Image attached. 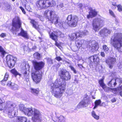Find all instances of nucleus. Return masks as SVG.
I'll return each instance as SVG.
<instances>
[{"label": "nucleus", "mask_w": 122, "mask_h": 122, "mask_svg": "<svg viewBox=\"0 0 122 122\" xmlns=\"http://www.w3.org/2000/svg\"><path fill=\"white\" fill-rule=\"evenodd\" d=\"M59 75L61 78L57 79L54 83L51 85V91L52 94L57 98L60 97L66 90V81L69 80L71 76L66 69H62L59 71Z\"/></svg>", "instance_id": "nucleus-1"}, {"label": "nucleus", "mask_w": 122, "mask_h": 122, "mask_svg": "<svg viewBox=\"0 0 122 122\" xmlns=\"http://www.w3.org/2000/svg\"><path fill=\"white\" fill-rule=\"evenodd\" d=\"M19 109L21 111L24 112L28 116L33 115L32 119L33 122H41V115L38 110L35 108H27L24 107L22 104L20 105Z\"/></svg>", "instance_id": "nucleus-2"}, {"label": "nucleus", "mask_w": 122, "mask_h": 122, "mask_svg": "<svg viewBox=\"0 0 122 122\" xmlns=\"http://www.w3.org/2000/svg\"><path fill=\"white\" fill-rule=\"evenodd\" d=\"M44 16L47 18L51 23L54 24L57 27L64 28L63 23L59 19L58 16L53 10H46L44 13Z\"/></svg>", "instance_id": "nucleus-3"}, {"label": "nucleus", "mask_w": 122, "mask_h": 122, "mask_svg": "<svg viewBox=\"0 0 122 122\" xmlns=\"http://www.w3.org/2000/svg\"><path fill=\"white\" fill-rule=\"evenodd\" d=\"M111 44L119 51L122 52V34H114L111 39Z\"/></svg>", "instance_id": "nucleus-4"}, {"label": "nucleus", "mask_w": 122, "mask_h": 122, "mask_svg": "<svg viewBox=\"0 0 122 122\" xmlns=\"http://www.w3.org/2000/svg\"><path fill=\"white\" fill-rule=\"evenodd\" d=\"M21 22L19 17H15L13 19L12 22V27L11 30L14 35H16L21 27Z\"/></svg>", "instance_id": "nucleus-5"}, {"label": "nucleus", "mask_w": 122, "mask_h": 122, "mask_svg": "<svg viewBox=\"0 0 122 122\" xmlns=\"http://www.w3.org/2000/svg\"><path fill=\"white\" fill-rule=\"evenodd\" d=\"M104 19L101 17L96 18L93 20V29L96 32L98 30L102 27L104 23Z\"/></svg>", "instance_id": "nucleus-6"}, {"label": "nucleus", "mask_w": 122, "mask_h": 122, "mask_svg": "<svg viewBox=\"0 0 122 122\" xmlns=\"http://www.w3.org/2000/svg\"><path fill=\"white\" fill-rule=\"evenodd\" d=\"M78 19V17L76 15H69L67 18L68 21L67 24L71 27H75L77 25Z\"/></svg>", "instance_id": "nucleus-7"}, {"label": "nucleus", "mask_w": 122, "mask_h": 122, "mask_svg": "<svg viewBox=\"0 0 122 122\" xmlns=\"http://www.w3.org/2000/svg\"><path fill=\"white\" fill-rule=\"evenodd\" d=\"M6 58V63L9 67L10 68H12L15 65L16 60V58L10 55H8Z\"/></svg>", "instance_id": "nucleus-8"}, {"label": "nucleus", "mask_w": 122, "mask_h": 122, "mask_svg": "<svg viewBox=\"0 0 122 122\" xmlns=\"http://www.w3.org/2000/svg\"><path fill=\"white\" fill-rule=\"evenodd\" d=\"M16 106V105L15 103L9 101H7L5 103V106H4V109H5L7 112H9L14 111Z\"/></svg>", "instance_id": "nucleus-9"}, {"label": "nucleus", "mask_w": 122, "mask_h": 122, "mask_svg": "<svg viewBox=\"0 0 122 122\" xmlns=\"http://www.w3.org/2000/svg\"><path fill=\"white\" fill-rule=\"evenodd\" d=\"M24 66L23 67L21 70L22 75L25 78H28V74H27V71H28L30 68V66L27 63H24Z\"/></svg>", "instance_id": "nucleus-10"}, {"label": "nucleus", "mask_w": 122, "mask_h": 122, "mask_svg": "<svg viewBox=\"0 0 122 122\" xmlns=\"http://www.w3.org/2000/svg\"><path fill=\"white\" fill-rule=\"evenodd\" d=\"M41 73L37 71L32 74V77L33 81L36 83L39 82L41 81Z\"/></svg>", "instance_id": "nucleus-11"}, {"label": "nucleus", "mask_w": 122, "mask_h": 122, "mask_svg": "<svg viewBox=\"0 0 122 122\" xmlns=\"http://www.w3.org/2000/svg\"><path fill=\"white\" fill-rule=\"evenodd\" d=\"M88 48L90 51L94 52L98 48V44L95 41H91L88 44Z\"/></svg>", "instance_id": "nucleus-12"}, {"label": "nucleus", "mask_w": 122, "mask_h": 122, "mask_svg": "<svg viewBox=\"0 0 122 122\" xmlns=\"http://www.w3.org/2000/svg\"><path fill=\"white\" fill-rule=\"evenodd\" d=\"M32 63L35 69L37 71L41 69L44 65V63L42 61L38 62L36 61H33Z\"/></svg>", "instance_id": "nucleus-13"}, {"label": "nucleus", "mask_w": 122, "mask_h": 122, "mask_svg": "<svg viewBox=\"0 0 122 122\" xmlns=\"http://www.w3.org/2000/svg\"><path fill=\"white\" fill-rule=\"evenodd\" d=\"M89 99L87 97H85L78 105L77 107L80 108L82 107H86L87 106L89 103Z\"/></svg>", "instance_id": "nucleus-14"}, {"label": "nucleus", "mask_w": 122, "mask_h": 122, "mask_svg": "<svg viewBox=\"0 0 122 122\" xmlns=\"http://www.w3.org/2000/svg\"><path fill=\"white\" fill-rule=\"evenodd\" d=\"M89 59L90 61L91 64L94 63L97 65L99 62V58L97 55H95L91 56L89 58Z\"/></svg>", "instance_id": "nucleus-15"}, {"label": "nucleus", "mask_w": 122, "mask_h": 122, "mask_svg": "<svg viewBox=\"0 0 122 122\" xmlns=\"http://www.w3.org/2000/svg\"><path fill=\"white\" fill-rule=\"evenodd\" d=\"M111 30L107 29L106 28H104L101 30L99 32L98 35L99 36L103 37L104 36H107L111 33Z\"/></svg>", "instance_id": "nucleus-16"}, {"label": "nucleus", "mask_w": 122, "mask_h": 122, "mask_svg": "<svg viewBox=\"0 0 122 122\" xmlns=\"http://www.w3.org/2000/svg\"><path fill=\"white\" fill-rule=\"evenodd\" d=\"M116 62V58L112 57H110L106 60V62L109 65V67L111 69L112 68L113 64Z\"/></svg>", "instance_id": "nucleus-17"}, {"label": "nucleus", "mask_w": 122, "mask_h": 122, "mask_svg": "<svg viewBox=\"0 0 122 122\" xmlns=\"http://www.w3.org/2000/svg\"><path fill=\"white\" fill-rule=\"evenodd\" d=\"M44 0H39L37 2L36 5L38 9H46Z\"/></svg>", "instance_id": "nucleus-18"}, {"label": "nucleus", "mask_w": 122, "mask_h": 122, "mask_svg": "<svg viewBox=\"0 0 122 122\" xmlns=\"http://www.w3.org/2000/svg\"><path fill=\"white\" fill-rule=\"evenodd\" d=\"M70 39L72 41H76L78 38L81 37V33L76 32L71 34L70 36Z\"/></svg>", "instance_id": "nucleus-19"}, {"label": "nucleus", "mask_w": 122, "mask_h": 122, "mask_svg": "<svg viewBox=\"0 0 122 122\" xmlns=\"http://www.w3.org/2000/svg\"><path fill=\"white\" fill-rule=\"evenodd\" d=\"M89 10H90L89 14L87 16L88 18H92L95 16L97 14V12L95 10H92V8L89 7Z\"/></svg>", "instance_id": "nucleus-20"}, {"label": "nucleus", "mask_w": 122, "mask_h": 122, "mask_svg": "<svg viewBox=\"0 0 122 122\" xmlns=\"http://www.w3.org/2000/svg\"><path fill=\"white\" fill-rule=\"evenodd\" d=\"M50 37L53 40L55 41H57L58 40V35L57 32H53L51 33H49Z\"/></svg>", "instance_id": "nucleus-21"}, {"label": "nucleus", "mask_w": 122, "mask_h": 122, "mask_svg": "<svg viewBox=\"0 0 122 122\" xmlns=\"http://www.w3.org/2000/svg\"><path fill=\"white\" fill-rule=\"evenodd\" d=\"M17 35L18 36H21L27 39L29 38V36L26 31H25L22 29H21L20 32Z\"/></svg>", "instance_id": "nucleus-22"}, {"label": "nucleus", "mask_w": 122, "mask_h": 122, "mask_svg": "<svg viewBox=\"0 0 122 122\" xmlns=\"http://www.w3.org/2000/svg\"><path fill=\"white\" fill-rule=\"evenodd\" d=\"M30 22L32 24V27L35 29L38 30L39 29V25L38 23L35 20L30 19Z\"/></svg>", "instance_id": "nucleus-23"}, {"label": "nucleus", "mask_w": 122, "mask_h": 122, "mask_svg": "<svg viewBox=\"0 0 122 122\" xmlns=\"http://www.w3.org/2000/svg\"><path fill=\"white\" fill-rule=\"evenodd\" d=\"M76 44L77 48H79L82 46V44L84 43L85 41L83 40H77L76 41Z\"/></svg>", "instance_id": "nucleus-24"}, {"label": "nucleus", "mask_w": 122, "mask_h": 122, "mask_svg": "<svg viewBox=\"0 0 122 122\" xmlns=\"http://www.w3.org/2000/svg\"><path fill=\"white\" fill-rule=\"evenodd\" d=\"M46 9L49 7L52 6V0H44Z\"/></svg>", "instance_id": "nucleus-25"}, {"label": "nucleus", "mask_w": 122, "mask_h": 122, "mask_svg": "<svg viewBox=\"0 0 122 122\" xmlns=\"http://www.w3.org/2000/svg\"><path fill=\"white\" fill-rule=\"evenodd\" d=\"M18 122H30L29 121H27L26 118L24 117H17Z\"/></svg>", "instance_id": "nucleus-26"}, {"label": "nucleus", "mask_w": 122, "mask_h": 122, "mask_svg": "<svg viewBox=\"0 0 122 122\" xmlns=\"http://www.w3.org/2000/svg\"><path fill=\"white\" fill-rule=\"evenodd\" d=\"M8 117L10 118H13L15 117L16 115V112L14 110L8 112Z\"/></svg>", "instance_id": "nucleus-27"}, {"label": "nucleus", "mask_w": 122, "mask_h": 122, "mask_svg": "<svg viewBox=\"0 0 122 122\" xmlns=\"http://www.w3.org/2000/svg\"><path fill=\"white\" fill-rule=\"evenodd\" d=\"M114 80L116 85H118V86H120L122 83V79L117 78H116Z\"/></svg>", "instance_id": "nucleus-28"}, {"label": "nucleus", "mask_w": 122, "mask_h": 122, "mask_svg": "<svg viewBox=\"0 0 122 122\" xmlns=\"http://www.w3.org/2000/svg\"><path fill=\"white\" fill-rule=\"evenodd\" d=\"M30 91L34 94L37 95L38 94L39 90L38 89H36L31 88L30 89Z\"/></svg>", "instance_id": "nucleus-29"}, {"label": "nucleus", "mask_w": 122, "mask_h": 122, "mask_svg": "<svg viewBox=\"0 0 122 122\" xmlns=\"http://www.w3.org/2000/svg\"><path fill=\"white\" fill-rule=\"evenodd\" d=\"M91 113L92 116L95 119L97 120H98L99 119V116L97 115L94 111H92Z\"/></svg>", "instance_id": "nucleus-30"}, {"label": "nucleus", "mask_w": 122, "mask_h": 122, "mask_svg": "<svg viewBox=\"0 0 122 122\" xmlns=\"http://www.w3.org/2000/svg\"><path fill=\"white\" fill-rule=\"evenodd\" d=\"M108 85L112 87H114L116 85L115 80L112 79L108 83Z\"/></svg>", "instance_id": "nucleus-31"}, {"label": "nucleus", "mask_w": 122, "mask_h": 122, "mask_svg": "<svg viewBox=\"0 0 122 122\" xmlns=\"http://www.w3.org/2000/svg\"><path fill=\"white\" fill-rule=\"evenodd\" d=\"M3 7L4 8V10H9L11 8V6L8 3H6L4 5Z\"/></svg>", "instance_id": "nucleus-32"}, {"label": "nucleus", "mask_w": 122, "mask_h": 122, "mask_svg": "<svg viewBox=\"0 0 122 122\" xmlns=\"http://www.w3.org/2000/svg\"><path fill=\"white\" fill-rule=\"evenodd\" d=\"M58 119L59 122H65V118L62 115L60 116L59 117H57Z\"/></svg>", "instance_id": "nucleus-33"}, {"label": "nucleus", "mask_w": 122, "mask_h": 122, "mask_svg": "<svg viewBox=\"0 0 122 122\" xmlns=\"http://www.w3.org/2000/svg\"><path fill=\"white\" fill-rule=\"evenodd\" d=\"M5 103L3 102L2 100L0 98V110L4 109V106H5Z\"/></svg>", "instance_id": "nucleus-34"}, {"label": "nucleus", "mask_w": 122, "mask_h": 122, "mask_svg": "<svg viewBox=\"0 0 122 122\" xmlns=\"http://www.w3.org/2000/svg\"><path fill=\"white\" fill-rule=\"evenodd\" d=\"M33 56L35 58L38 60H40L41 57L40 54L37 52H36L34 54Z\"/></svg>", "instance_id": "nucleus-35"}, {"label": "nucleus", "mask_w": 122, "mask_h": 122, "mask_svg": "<svg viewBox=\"0 0 122 122\" xmlns=\"http://www.w3.org/2000/svg\"><path fill=\"white\" fill-rule=\"evenodd\" d=\"M101 103V101L100 100H96L95 102V106L93 108V109L96 108L97 106L100 105Z\"/></svg>", "instance_id": "nucleus-36"}, {"label": "nucleus", "mask_w": 122, "mask_h": 122, "mask_svg": "<svg viewBox=\"0 0 122 122\" xmlns=\"http://www.w3.org/2000/svg\"><path fill=\"white\" fill-rule=\"evenodd\" d=\"M99 83L100 86L102 87V88L104 87V86H106L105 84L103 82V79H101L99 81Z\"/></svg>", "instance_id": "nucleus-37"}, {"label": "nucleus", "mask_w": 122, "mask_h": 122, "mask_svg": "<svg viewBox=\"0 0 122 122\" xmlns=\"http://www.w3.org/2000/svg\"><path fill=\"white\" fill-rule=\"evenodd\" d=\"M102 88L105 91L107 92H109V91L112 90L114 89L107 87L106 86H104V87Z\"/></svg>", "instance_id": "nucleus-38"}, {"label": "nucleus", "mask_w": 122, "mask_h": 122, "mask_svg": "<svg viewBox=\"0 0 122 122\" xmlns=\"http://www.w3.org/2000/svg\"><path fill=\"white\" fill-rule=\"evenodd\" d=\"M9 77V74L7 73H6L4 76V78L3 79L1 82V83L2 84V83L5 81H6L8 79Z\"/></svg>", "instance_id": "nucleus-39"}, {"label": "nucleus", "mask_w": 122, "mask_h": 122, "mask_svg": "<svg viewBox=\"0 0 122 122\" xmlns=\"http://www.w3.org/2000/svg\"><path fill=\"white\" fill-rule=\"evenodd\" d=\"M112 3L111 8L115 10L116 8L117 5V2H112Z\"/></svg>", "instance_id": "nucleus-40"}, {"label": "nucleus", "mask_w": 122, "mask_h": 122, "mask_svg": "<svg viewBox=\"0 0 122 122\" xmlns=\"http://www.w3.org/2000/svg\"><path fill=\"white\" fill-rule=\"evenodd\" d=\"M0 52L3 56L6 53V52L3 48L1 46H0Z\"/></svg>", "instance_id": "nucleus-41"}, {"label": "nucleus", "mask_w": 122, "mask_h": 122, "mask_svg": "<svg viewBox=\"0 0 122 122\" xmlns=\"http://www.w3.org/2000/svg\"><path fill=\"white\" fill-rule=\"evenodd\" d=\"M14 75L16 76L17 75H19L20 76L21 75L19 74L17 71L14 69L11 70L10 71Z\"/></svg>", "instance_id": "nucleus-42"}, {"label": "nucleus", "mask_w": 122, "mask_h": 122, "mask_svg": "<svg viewBox=\"0 0 122 122\" xmlns=\"http://www.w3.org/2000/svg\"><path fill=\"white\" fill-rule=\"evenodd\" d=\"M14 83L11 82L10 81H9L8 82L7 85L12 89L13 86L14 85Z\"/></svg>", "instance_id": "nucleus-43"}, {"label": "nucleus", "mask_w": 122, "mask_h": 122, "mask_svg": "<svg viewBox=\"0 0 122 122\" xmlns=\"http://www.w3.org/2000/svg\"><path fill=\"white\" fill-rule=\"evenodd\" d=\"M79 32L81 33V37L83 35H86L88 34V32L87 30H85L82 32L79 31Z\"/></svg>", "instance_id": "nucleus-44"}, {"label": "nucleus", "mask_w": 122, "mask_h": 122, "mask_svg": "<svg viewBox=\"0 0 122 122\" xmlns=\"http://www.w3.org/2000/svg\"><path fill=\"white\" fill-rule=\"evenodd\" d=\"M46 59L47 60V63L49 64H53L52 60L51 58H47Z\"/></svg>", "instance_id": "nucleus-45"}, {"label": "nucleus", "mask_w": 122, "mask_h": 122, "mask_svg": "<svg viewBox=\"0 0 122 122\" xmlns=\"http://www.w3.org/2000/svg\"><path fill=\"white\" fill-rule=\"evenodd\" d=\"M103 49L106 52L109 50V49L107 46L103 45Z\"/></svg>", "instance_id": "nucleus-46"}, {"label": "nucleus", "mask_w": 122, "mask_h": 122, "mask_svg": "<svg viewBox=\"0 0 122 122\" xmlns=\"http://www.w3.org/2000/svg\"><path fill=\"white\" fill-rule=\"evenodd\" d=\"M18 89L19 87L18 85L14 83V85L13 86V87L11 89L14 90H16Z\"/></svg>", "instance_id": "nucleus-47"}, {"label": "nucleus", "mask_w": 122, "mask_h": 122, "mask_svg": "<svg viewBox=\"0 0 122 122\" xmlns=\"http://www.w3.org/2000/svg\"><path fill=\"white\" fill-rule=\"evenodd\" d=\"M69 67L70 68L71 70L73 71L74 73L76 74V73L77 71L76 70L73 66H69Z\"/></svg>", "instance_id": "nucleus-48"}, {"label": "nucleus", "mask_w": 122, "mask_h": 122, "mask_svg": "<svg viewBox=\"0 0 122 122\" xmlns=\"http://www.w3.org/2000/svg\"><path fill=\"white\" fill-rule=\"evenodd\" d=\"M25 7L26 9L28 11L31 12H32L31 9L30 5H28L26 6V5H25Z\"/></svg>", "instance_id": "nucleus-49"}, {"label": "nucleus", "mask_w": 122, "mask_h": 122, "mask_svg": "<svg viewBox=\"0 0 122 122\" xmlns=\"http://www.w3.org/2000/svg\"><path fill=\"white\" fill-rule=\"evenodd\" d=\"M109 11L110 15L112 17H115V16L113 12L111 10H109Z\"/></svg>", "instance_id": "nucleus-50"}, {"label": "nucleus", "mask_w": 122, "mask_h": 122, "mask_svg": "<svg viewBox=\"0 0 122 122\" xmlns=\"http://www.w3.org/2000/svg\"><path fill=\"white\" fill-rule=\"evenodd\" d=\"M117 8L119 12L122 11V6L120 5H119L117 7Z\"/></svg>", "instance_id": "nucleus-51"}, {"label": "nucleus", "mask_w": 122, "mask_h": 122, "mask_svg": "<svg viewBox=\"0 0 122 122\" xmlns=\"http://www.w3.org/2000/svg\"><path fill=\"white\" fill-rule=\"evenodd\" d=\"M117 66L119 68H122V61H119L117 64Z\"/></svg>", "instance_id": "nucleus-52"}, {"label": "nucleus", "mask_w": 122, "mask_h": 122, "mask_svg": "<svg viewBox=\"0 0 122 122\" xmlns=\"http://www.w3.org/2000/svg\"><path fill=\"white\" fill-rule=\"evenodd\" d=\"M57 7L60 8L61 10H63L64 7L63 5V4L62 3H61L59 6H57Z\"/></svg>", "instance_id": "nucleus-53"}, {"label": "nucleus", "mask_w": 122, "mask_h": 122, "mask_svg": "<svg viewBox=\"0 0 122 122\" xmlns=\"http://www.w3.org/2000/svg\"><path fill=\"white\" fill-rule=\"evenodd\" d=\"M35 16L37 17H38V18H39L40 19V20H41L42 21H43V20H41V18H42V16H41L40 15H38V14H36L35 15Z\"/></svg>", "instance_id": "nucleus-54"}, {"label": "nucleus", "mask_w": 122, "mask_h": 122, "mask_svg": "<svg viewBox=\"0 0 122 122\" xmlns=\"http://www.w3.org/2000/svg\"><path fill=\"white\" fill-rule=\"evenodd\" d=\"M55 59L58 61L62 60V58L59 56H56L55 58Z\"/></svg>", "instance_id": "nucleus-55"}, {"label": "nucleus", "mask_w": 122, "mask_h": 122, "mask_svg": "<svg viewBox=\"0 0 122 122\" xmlns=\"http://www.w3.org/2000/svg\"><path fill=\"white\" fill-rule=\"evenodd\" d=\"M20 8L22 10V12L24 14H25V12L24 9L21 6L20 7Z\"/></svg>", "instance_id": "nucleus-56"}, {"label": "nucleus", "mask_w": 122, "mask_h": 122, "mask_svg": "<svg viewBox=\"0 0 122 122\" xmlns=\"http://www.w3.org/2000/svg\"><path fill=\"white\" fill-rule=\"evenodd\" d=\"M6 36V34L2 33L0 35V36L2 38H4Z\"/></svg>", "instance_id": "nucleus-57"}, {"label": "nucleus", "mask_w": 122, "mask_h": 122, "mask_svg": "<svg viewBox=\"0 0 122 122\" xmlns=\"http://www.w3.org/2000/svg\"><path fill=\"white\" fill-rule=\"evenodd\" d=\"M111 101L112 102H115L116 101V99L115 98H112Z\"/></svg>", "instance_id": "nucleus-58"}, {"label": "nucleus", "mask_w": 122, "mask_h": 122, "mask_svg": "<svg viewBox=\"0 0 122 122\" xmlns=\"http://www.w3.org/2000/svg\"><path fill=\"white\" fill-rule=\"evenodd\" d=\"M117 90H122V85L121 86L119 87L116 89Z\"/></svg>", "instance_id": "nucleus-59"}, {"label": "nucleus", "mask_w": 122, "mask_h": 122, "mask_svg": "<svg viewBox=\"0 0 122 122\" xmlns=\"http://www.w3.org/2000/svg\"><path fill=\"white\" fill-rule=\"evenodd\" d=\"M78 7L80 8V9H82V4L81 3H80L78 5Z\"/></svg>", "instance_id": "nucleus-60"}, {"label": "nucleus", "mask_w": 122, "mask_h": 122, "mask_svg": "<svg viewBox=\"0 0 122 122\" xmlns=\"http://www.w3.org/2000/svg\"><path fill=\"white\" fill-rule=\"evenodd\" d=\"M100 55L101 56L103 57H104L105 56V53L103 52H101Z\"/></svg>", "instance_id": "nucleus-61"}, {"label": "nucleus", "mask_w": 122, "mask_h": 122, "mask_svg": "<svg viewBox=\"0 0 122 122\" xmlns=\"http://www.w3.org/2000/svg\"><path fill=\"white\" fill-rule=\"evenodd\" d=\"M24 51H27L28 49V48L27 46H25L24 47Z\"/></svg>", "instance_id": "nucleus-62"}, {"label": "nucleus", "mask_w": 122, "mask_h": 122, "mask_svg": "<svg viewBox=\"0 0 122 122\" xmlns=\"http://www.w3.org/2000/svg\"><path fill=\"white\" fill-rule=\"evenodd\" d=\"M102 68V66H100L99 67V69H100L99 70V71H101Z\"/></svg>", "instance_id": "nucleus-63"}, {"label": "nucleus", "mask_w": 122, "mask_h": 122, "mask_svg": "<svg viewBox=\"0 0 122 122\" xmlns=\"http://www.w3.org/2000/svg\"><path fill=\"white\" fill-rule=\"evenodd\" d=\"M36 46H34L32 48V49L33 50H34L35 49H36Z\"/></svg>", "instance_id": "nucleus-64"}]
</instances>
